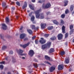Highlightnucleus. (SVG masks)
Returning <instances> with one entry per match:
<instances>
[{"label":"nucleus","mask_w":74,"mask_h":74,"mask_svg":"<svg viewBox=\"0 0 74 74\" xmlns=\"http://www.w3.org/2000/svg\"><path fill=\"white\" fill-rule=\"evenodd\" d=\"M50 57H49L48 56H45V59H46V60H49Z\"/></svg>","instance_id":"29"},{"label":"nucleus","mask_w":74,"mask_h":74,"mask_svg":"<svg viewBox=\"0 0 74 74\" xmlns=\"http://www.w3.org/2000/svg\"><path fill=\"white\" fill-rule=\"evenodd\" d=\"M32 1L33 3H35L36 2V0H32Z\"/></svg>","instance_id":"56"},{"label":"nucleus","mask_w":74,"mask_h":74,"mask_svg":"<svg viewBox=\"0 0 74 74\" xmlns=\"http://www.w3.org/2000/svg\"><path fill=\"white\" fill-rule=\"evenodd\" d=\"M53 22L54 24H55V25H59V22H58V21H56V20H54L53 21Z\"/></svg>","instance_id":"23"},{"label":"nucleus","mask_w":74,"mask_h":74,"mask_svg":"<svg viewBox=\"0 0 74 74\" xmlns=\"http://www.w3.org/2000/svg\"><path fill=\"white\" fill-rule=\"evenodd\" d=\"M5 59L6 60H8V57H6L5 58Z\"/></svg>","instance_id":"62"},{"label":"nucleus","mask_w":74,"mask_h":74,"mask_svg":"<svg viewBox=\"0 0 74 74\" xmlns=\"http://www.w3.org/2000/svg\"><path fill=\"white\" fill-rule=\"evenodd\" d=\"M45 1V0H39L38 1V3H44Z\"/></svg>","instance_id":"31"},{"label":"nucleus","mask_w":74,"mask_h":74,"mask_svg":"<svg viewBox=\"0 0 74 74\" xmlns=\"http://www.w3.org/2000/svg\"><path fill=\"white\" fill-rule=\"evenodd\" d=\"M12 62L13 63H15V62H16V60L15 59H13Z\"/></svg>","instance_id":"48"},{"label":"nucleus","mask_w":74,"mask_h":74,"mask_svg":"<svg viewBox=\"0 0 74 74\" xmlns=\"http://www.w3.org/2000/svg\"><path fill=\"white\" fill-rule=\"evenodd\" d=\"M2 6L4 9L7 8V6H6V3L4 2L2 3Z\"/></svg>","instance_id":"13"},{"label":"nucleus","mask_w":74,"mask_h":74,"mask_svg":"<svg viewBox=\"0 0 74 74\" xmlns=\"http://www.w3.org/2000/svg\"><path fill=\"white\" fill-rule=\"evenodd\" d=\"M5 21V23L7 24L10 22V19H9V18L8 17H6Z\"/></svg>","instance_id":"17"},{"label":"nucleus","mask_w":74,"mask_h":74,"mask_svg":"<svg viewBox=\"0 0 74 74\" xmlns=\"http://www.w3.org/2000/svg\"><path fill=\"white\" fill-rule=\"evenodd\" d=\"M41 40H39V42L41 44H44L46 43V40L44 39L43 38H40Z\"/></svg>","instance_id":"5"},{"label":"nucleus","mask_w":74,"mask_h":74,"mask_svg":"<svg viewBox=\"0 0 74 74\" xmlns=\"http://www.w3.org/2000/svg\"><path fill=\"white\" fill-rule=\"evenodd\" d=\"M53 26H51L48 27L47 28V29L49 30H52V29H53Z\"/></svg>","instance_id":"26"},{"label":"nucleus","mask_w":74,"mask_h":74,"mask_svg":"<svg viewBox=\"0 0 74 74\" xmlns=\"http://www.w3.org/2000/svg\"><path fill=\"white\" fill-rule=\"evenodd\" d=\"M55 51V50L53 48H51L49 50V53H53V52Z\"/></svg>","instance_id":"24"},{"label":"nucleus","mask_w":74,"mask_h":74,"mask_svg":"<svg viewBox=\"0 0 74 74\" xmlns=\"http://www.w3.org/2000/svg\"><path fill=\"white\" fill-rule=\"evenodd\" d=\"M63 34H59L57 36V37L58 40H60L63 39Z\"/></svg>","instance_id":"7"},{"label":"nucleus","mask_w":74,"mask_h":74,"mask_svg":"<svg viewBox=\"0 0 74 74\" xmlns=\"http://www.w3.org/2000/svg\"><path fill=\"white\" fill-rule=\"evenodd\" d=\"M27 2L25 1L24 2V5L23 6V9H25V8L27 7Z\"/></svg>","instance_id":"20"},{"label":"nucleus","mask_w":74,"mask_h":74,"mask_svg":"<svg viewBox=\"0 0 74 74\" xmlns=\"http://www.w3.org/2000/svg\"><path fill=\"white\" fill-rule=\"evenodd\" d=\"M0 64H5V61H2L0 62Z\"/></svg>","instance_id":"47"},{"label":"nucleus","mask_w":74,"mask_h":74,"mask_svg":"<svg viewBox=\"0 0 74 74\" xmlns=\"http://www.w3.org/2000/svg\"><path fill=\"white\" fill-rule=\"evenodd\" d=\"M0 68L1 70H2V69H3V68H4V66H3V65H0Z\"/></svg>","instance_id":"40"},{"label":"nucleus","mask_w":74,"mask_h":74,"mask_svg":"<svg viewBox=\"0 0 74 74\" xmlns=\"http://www.w3.org/2000/svg\"><path fill=\"white\" fill-rule=\"evenodd\" d=\"M64 68V65L63 64H60L58 65V70H62Z\"/></svg>","instance_id":"8"},{"label":"nucleus","mask_w":74,"mask_h":74,"mask_svg":"<svg viewBox=\"0 0 74 74\" xmlns=\"http://www.w3.org/2000/svg\"><path fill=\"white\" fill-rule=\"evenodd\" d=\"M7 48V46H3L2 47V50H4L5 49Z\"/></svg>","instance_id":"34"},{"label":"nucleus","mask_w":74,"mask_h":74,"mask_svg":"<svg viewBox=\"0 0 74 74\" xmlns=\"http://www.w3.org/2000/svg\"><path fill=\"white\" fill-rule=\"evenodd\" d=\"M51 45V42H47V43L42 45V49H47V48H49Z\"/></svg>","instance_id":"2"},{"label":"nucleus","mask_w":74,"mask_h":74,"mask_svg":"<svg viewBox=\"0 0 74 74\" xmlns=\"http://www.w3.org/2000/svg\"><path fill=\"white\" fill-rule=\"evenodd\" d=\"M74 10V5H71L70 7V10L71 11V12H72Z\"/></svg>","instance_id":"22"},{"label":"nucleus","mask_w":74,"mask_h":74,"mask_svg":"<svg viewBox=\"0 0 74 74\" xmlns=\"http://www.w3.org/2000/svg\"><path fill=\"white\" fill-rule=\"evenodd\" d=\"M49 60L50 62H52L53 61V60L52 59L49 58Z\"/></svg>","instance_id":"46"},{"label":"nucleus","mask_w":74,"mask_h":74,"mask_svg":"<svg viewBox=\"0 0 74 74\" xmlns=\"http://www.w3.org/2000/svg\"><path fill=\"white\" fill-rule=\"evenodd\" d=\"M64 6H66L68 4V3H69V1L67 0H65L64 1Z\"/></svg>","instance_id":"19"},{"label":"nucleus","mask_w":74,"mask_h":74,"mask_svg":"<svg viewBox=\"0 0 74 74\" xmlns=\"http://www.w3.org/2000/svg\"><path fill=\"white\" fill-rule=\"evenodd\" d=\"M55 68L54 67H53L52 66H51L49 69L50 72H52V71H53V70H55Z\"/></svg>","instance_id":"21"},{"label":"nucleus","mask_w":74,"mask_h":74,"mask_svg":"<svg viewBox=\"0 0 74 74\" xmlns=\"http://www.w3.org/2000/svg\"><path fill=\"white\" fill-rule=\"evenodd\" d=\"M57 38L56 37V36H53L50 39L51 40H56V39Z\"/></svg>","instance_id":"25"},{"label":"nucleus","mask_w":74,"mask_h":74,"mask_svg":"<svg viewBox=\"0 0 74 74\" xmlns=\"http://www.w3.org/2000/svg\"><path fill=\"white\" fill-rule=\"evenodd\" d=\"M20 37L21 39H23L25 37V34H21Z\"/></svg>","instance_id":"14"},{"label":"nucleus","mask_w":74,"mask_h":74,"mask_svg":"<svg viewBox=\"0 0 74 74\" xmlns=\"http://www.w3.org/2000/svg\"><path fill=\"white\" fill-rule=\"evenodd\" d=\"M32 12L29 14V16H32Z\"/></svg>","instance_id":"52"},{"label":"nucleus","mask_w":74,"mask_h":74,"mask_svg":"<svg viewBox=\"0 0 74 74\" xmlns=\"http://www.w3.org/2000/svg\"><path fill=\"white\" fill-rule=\"evenodd\" d=\"M43 74H47V73H45V72H44L43 73Z\"/></svg>","instance_id":"64"},{"label":"nucleus","mask_w":74,"mask_h":74,"mask_svg":"<svg viewBox=\"0 0 74 74\" xmlns=\"http://www.w3.org/2000/svg\"><path fill=\"white\" fill-rule=\"evenodd\" d=\"M66 60H65V62L66 64H68L69 63V61L70 60V58H66Z\"/></svg>","instance_id":"15"},{"label":"nucleus","mask_w":74,"mask_h":74,"mask_svg":"<svg viewBox=\"0 0 74 74\" xmlns=\"http://www.w3.org/2000/svg\"><path fill=\"white\" fill-rule=\"evenodd\" d=\"M60 21V23H61L62 25H64V22L63 19H61Z\"/></svg>","instance_id":"35"},{"label":"nucleus","mask_w":74,"mask_h":74,"mask_svg":"<svg viewBox=\"0 0 74 74\" xmlns=\"http://www.w3.org/2000/svg\"><path fill=\"white\" fill-rule=\"evenodd\" d=\"M31 26L32 27V29L33 30V29L34 30H35L36 29V26H35V25H31Z\"/></svg>","instance_id":"28"},{"label":"nucleus","mask_w":74,"mask_h":74,"mask_svg":"<svg viewBox=\"0 0 74 74\" xmlns=\"http://www.w3.org/2000/svg\"><path fill=\"white\" fill-rule=\"evenodd\" d=\"M16 4L17 5H18V6H20V3H19V2H16Z\"/></svg>","instance_id":"45"},{"label":"nucleus","mask_w":74,"mask_h":74,"mask_svg":"<svg viewBox=\"0 0 74 74\" xmlns=\"http://www.w3.org/2000/svg\"><path fill=\"white\" fill-rule=\"evenodd\" d=\"M23 29V27L22 26H21L20 28V30H22Z\"/></svg>","instance_id":"51"},{"label":"nucleus","mask_w":74,"mask_h":74,"mask_svg":"<svg viewBox=\"0 0 74 74\" xmlns=\"http://www.w3.org/2000/svg\"><path fill=\"white\" fill-rule=\"evenodd\" d=\"M60 54L61 55H63L65 54V52L64 51H62L61 52Z\"/></svg>","instance_id":"36"},{"label":"nucleus","mask_w":74,"mask_h":74,"mask_svg":"<svg viewBox=\"0 0 74 74\" xmlns=\"http://www.w3.org/2000/svg\"><path fill=\"white\" fill-rule=\"evenodd\" d=\"M45 7V3H43L42 5V8L43 9H45L46 8Z\"/></svg>","instance_id":"38"},{"label":"nucleus","mask_w":74,"mask_h":74,"mask_svg":"<svg viewBox=\"0 0 74 74\" xmlns=\"http://www.w3.org/2000/svg\"><path fill=\"white\" fill-rule=\"evenodd\" d=\"M30 44V42H28L27 43V44H25L23 45H20V47H23V48H25L26 47H27V46H29V45Z\"/></svg>","instance_id":"9"},{"label":"nucleus","mask_w":74,"mask_h":74,"mask_svg":"<svg viewBox=\"0 0 74 74\" xmlns=\"http://www.w3.org/2000/svg\"><path fill=\"white\" fill-rule=\"evenodd\" d=\"M65 28H66L65 26L63 25L62 27V32L63 33H66V32H65Z\"/></svg>","instance_id":"18"},{"label":"nucleus","mask_w":74,"mask_h":74,"mask_svg":"<svg viewBox=\"0 0 74 74\" xmlns=\"http://www.w3.org/2000/svg\"><path fill=\"white\" fill-rule=\"evenodd\" d=\"M49 36V34H45L44 35V36L45 37H48V36Z\"/></svg>","instance_id":"39"},{"label":"nucleus","mask_w":74,"mask_h":74,"mask_svg":"<svg viewBox=\"0 0 74 74\" xmlns=\"http://www.w3.org/2000/svg\"><path fill=\"white\" fill-rule=\"evenodd\" d=\"M33 66L35 67V68H37V67H38L37 64H33Z\"/></svg>","instance_id":"37"},{"label":"nucleus","mask_w":74,"mask_h":74,"mask_svg":"<svg viewBox=\"0 0 74 74\" xmlns=\"http://www.w3.org/2000/svg\"><path fill=\"white\" fill-rule=\"evenodd\" d=\"M15 10V7H12V10Z\"/></svg>","instance_id":"55"},{"label":"nucleus","mask_w":74,"mask_h":74,"mask_svg":"<svg viewBox=\"0 0 74 74\" xmlns=\"http://www.w3.org/2000/svg\"><path fill=\"white\" fill-rule=\"evenodd\" d=\"M41 12V9L37 10L35 12L36 18L37 19H44L45 18L44 13H42L40 14V12Z\"/></svg>","instance_id":"1"},{"label":"nucleus","mask_w":74,"mask_h":74,"mask_svg":"<svg viewBox=\"0 0 74 74\" xmlns=\"http://www.w3.org/2000/svg\"><path fill=\"white\" fill-rule=\"evenodd\" d=\"M36 38V36H33L32 37V40H34V38Z\"/></svg>","instance_id":"57"},{"label":"nucleus","mask_w":74,"mask_h":74,"mask_svg":"<svg viewBox=\"0 0 74 74\" xmlns=\"http://www.w3.org/2000/svg\"><path fill=\"white\" fill-rule=\"evenodd\" d=\"M66 16V15L64 14H62L61 15V18L63 19V18H65V16Z\"/></svg>","instance_id":"32"},{"label":"nucleus","mask_w":74,"mask_h":74,"mask_svg":"<svg viewBox=\"0 0 74 74\" xmlns=\"http://www.w3.org/2000/svg\"><path fill=\"white\" fill-rule=\"evenodd\" d=\"M0 37L1 39H3L4 38V36H2L1 34H0Z\"/></svg>","instance_id":"43"},{"label":"nucleus","mask_w":74,"mask_h":74,"mask_svg":"<svg viewBox=\"0 0 74 74\" xmlns=\"http://www.w3.org/2000/svg\"><path fill=\"white\" fill-rule=\"evenodd\" d=\"M41 65H42L43 66H45V64L43 63H41Z\"/></svg>","instance_id":"58"},{"label":"nucleus","mask_w":74,"mask_h":74,"mask_svg":"<svg viewBox=\"0 0 74 74\" xmlns=\"http://www.w3.org/2000/svg\"><path fill=\"white\" fill-rule=\"evenodd\" d=\"M34 54V52L33 50H30L28 52V55L30 56L31 57H32Z\"/></svg>","instance_id":"6"},{"label":"nucleus","mask_w":74,"mask_h":74,"mask_svg":"<svg viewBox=\"0 0 74 74\" xmlns=\"http://www.w3.org/2000/svg\"><path fill=\"white\" fill-rule=\"evenodd\" d=\"M69 35V34L68 33H66L65 34V38H67V37H68V36Z\"/></svg>","instance_id":"42"},{"label":"nucleus","mask_w":74,"mask_h":74,"mask_svg":"<svg viewBox=\"0 0 74 74\" xmlns=\"http://www.w3.org/2000/svg\"><path fill=\"white\" fill-rule=\"evenodd\" d=\"M24 41H26L27 40H28V38H26L24 39Z\"/></svg>","instance_id":"53"},{"label":"nucleus","mask_w":74,"mask_h":74,"mask_svg":"<svg viewBox=\"0 0 74 74\" xmlns=\"http://www.w3.org/2000/svg\"><path fill=\"white\" fill-rule=\"evenodd\" d=\"M13 54V51H10L9 52V54Z\"/></svg>","instance_id":"49"},{"label":"nucleus","mask_w":74,"mask_h":74,"mask_svg":"<svg viewBox=\"0 0 74 74\" xmlns=\"http://www.w3.org/2000/svg\"><path fill=\"white\" fill-rule=\"evenodd\" d=\"M1 74H5V72H2Z\"/></svg>","instance_id":"60"},{"label":"nucleus","mask_w":74,"mask_h":74,"mask_svg":"<svg viewBox=\"0 0 74 74\" xmlns=\"http://www.w3.org/2000/svg\"><path fill=\"white\" fill-rule=\"evenodd\" d=\"M22 59H25V58L24 57H23L22 58Z\"/></svg>","instance_id":"63"},{"label":"nucleus","mask_w":74,"mask_h":74,"mask_svg":"<svg viewBox=\"0 0 74 74\" xmlns=\"http://www.w3.org/2000/svg\"><path fill=\"white\" fill-rule=\"evenodd\" d=\"M34 19H35V17H34V16H32L31 17V21L33 22V23H36V22L34 21Z\"/></svg>","instance_id":"16"},{"label":"nucleus","mask_w":74,"mask_h":74,"mask_svg":"<svg viewBox=\"0 0 74 74\" xmlns=\"http://www.w3.org/2000/svg\"><path fill=\"white\" fill-rule=\"evenodd\" d=\"M51 3H47L46 5H45V8L46 9H47L49 7H51Z\"/></svg>","instance_id":"10"},{"label":"nucleus","mask_w":74,"mask_h":74,"mask_svg":"<svg viewBox=\"0 0 74 74\" xmlns=\"http://www.w3.org/2000/svg\"><path fill=\"white\" fill-rule=\"evenodd\" d=\"M27 31L30 34H32L33 33V31L31 29H27Z\"/></svg>","instance_id":"27"},{"label":"nucleus","mask_w":74,"mask_h":74,"mask_svg":"<svg viewBox=\"0 0 74 74\" xmlns=\"http://www.w3.org/2000/svg\"><path fill=\"white\" fill-rule=\"evenodd\" d=\"M39 27H35V30H37L38 29Z\"/></svg>","instance_id":"54"},{"label":"nucleus","mask_w":74,"mask_h":74,"mask_svg":"<svg viewBox=\"0 0 74 74\" xmlns=\"http://www.w3.org/2000/svg\"><path fill=\"white\" fill-rule=\"evenodd\" d=\"M46 14L47 15H51V13L49 12H46Z\"/></svg>","instance_id":"41"},{"label":"nucleus","mask_w":74,"mask_h":74,"mask_svg":"<svg viewBox=\"0 0 74 74\" xmlns=\"http://www.w3.org/2000/svg\"><path fill=\"white\" fill-rule=\"evenodd\" d=\"M73 15V14H74V11H73L72 13H71Z\"/></svg>","instance_id":"61"},{"label":"nucleus","mask_w":74,"mask_h":74,"mask_svg":"<svg viewBox=\"0 0 74 74\" xmlns=\"http://www.w3.org/2000/svg\"><path fill=\"white\" fill-rule=\"evenodd\" d=\"M14 4V2H11V5H12V4Z\"/></svg>","instance_id":"59"},{"label":"nucleus","mask_w":74,"mask_h":74,"mask_svg":"<svg viewBox=\"0 0 74 74\" xmlns=\"http://www.w3.org/2000/svg\"><path fill=\"white\" fill-rule=\"evenodd\" d=\"M74 27V25H73L71 24L69 26V29L70 30H71L70 31V35L71 34H73V33L74 32V29H73V28Z\"/></svg>","instance_id":"3"},{"label":"nucleus","mask_w":74,"mask_h":74,"mask_svg":"<svg viewBox=\"0 0 74 74\" xmlns=\"http://www.w3.org/2000/svg\"><path fill=\"white\" fill-rule=\"evenodd\" d=\"M69 10L68 9H66L65 10V14H67V13H69Z\"/></svg>","instance_id":"44"},{"label":"nucleus","mask_w":74,"mask_h":74,"mask_svg":"<svg viewBox=\"0 0 74 74\" xmlns=\"http://www.w3.org/2000/svg\"><path fill=\"white\" fill-rule=\"evenodd\" d=\"M16 51L17 52L19 55H21V56H23L25 54H20V53H23V50H22L21 49H20L19 50L16 49Z\"/></svg>","instance_id":"4"},{"label":"nucleus","mask_w":74,"mask_h":74,"mask_svg":"<svg viewBox=\"0 0 74 74\" xmlns=\"http://www.w3.org/2000/svg\"><path fill=\"white\" fill-rule=\"evenodd\" d=\"M2 28L3 30H6L7 29V27L5 24H2Z\"/></svg>","instance_id":"11"},{"label":"nucleus","mask_w":74,"mask_h":74,"mask_svg":"<svg viewBox=\"0 0 74 74\" xmlns=\"http://www.w3.org/2000/svg\"><path fill=\"white\" fill-rule=\"evenodd\" d=\"M29 7L31 9V10H34V8L33 7V6L32 5L29 4Z\"/></svg>","instance_id":"30"},{"label":"nucleus","mask_w":74,"mask_h":74,"mask_svg":"<svg viewBox=\"0 0 74 74\" xmlns=\"http://www.w3.org/2000/svg\"><path fill=\"white\" fill-rule=\"evenodd\" d=\"M45 63H46V64H49V65H50V66H51V64L49 63V62H48L47 61H45L44 62Z\"/></svg>","instance_id":"33"},{"label":"nucleus","mask_w":74,"mask_h":74,"mask_svg":"<svg viewBox=\"0 0 74 74\" xmlns=\"http://www.w3.org/2000/svg\"><path fill=\"white\" fill-rule=\"evenodd\" d=\"M35 43H36V44H38V40H35Z\"/></svg>","instance_id":"50"},{"label":"nucleus","mask_w":74,"mask_h":74,"mask_svg":"<svg viewBox=\"0 0 74 74\" xmlns=\"http://www.w3.org/2000/svg\"><path fill=\"white\" fill-rule=\"evenodd\" d=\"M46 23H41V28L43 29H45V26H46Z\"/></svg>","instance_id":"12"}]
</instances>
